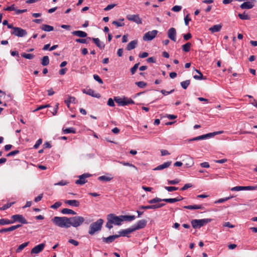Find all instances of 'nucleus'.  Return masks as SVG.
Instances as JSON below:
<instances>
[{"instance_id":"nucleus-63","label":"nucleus","mask_w":257,"mask_h":257,"mask_svg":"<svg viewBox=\"0 0 257 257\" xmlns=\"http://www.w3.org/2000/svg\"><path fill=\"white\" fill-rule=\"evenodd\" d=\"M19 152H20V151L19 150H15V151H12V152L9 153L7 155V157H11L12 156L16 155L19 154Z\"/></svg>"},{"instance_id":"nucleus-50","label":"nucleus","mask_w":257,"mask_h":257,"mask_svg":"<svg viewBox=\"0 0 257 257\" xmlns=\"http://www.w3.org/2000/svg\"><path fill=\"white\" fill-rule=\"evenodd\" d=\"M165 205V203H159L156 204L152 205V209H156L158 208H161Z\"/></svg>"},{"instance_id":"nucleus-46","label":"nucleus","mask_w":257,"mask_h":257,"mask_svg":"<svg viewBox=\"0 0 257 257\" xmlns=\"http://www.w3.org/2000/svg\"><path fill=\"white\" fill-rule=\"evenodd\" d=\"M232 191H239L241 190H244V186H235L231 189Z\"/></svg>"},{"instance_id":"nucleus-11","label":"nucleus","mask_w":257,"mask_h":257,"mask_svg":"<svg viewBox=\"0 0 257 257\" xmlns=\"http://www.w3.org/2000/svg\"><path fill=\"white\" fill-rule=\"evenodd\" d=\"M91 176V175L89 173H84L79 176V179L75 181V183L78 185H83L87 182L86 178Z\"/></svg>"},{"instance_id":"nucleus-21","label":"nucleus","mask_w":257,"mask_h":257,"mask_svg":"<svg viewBox=\"0 0 257 257\" xmlns=\"http://www.w3.org/2000/svg\"><path fill=\"white\" fill-rule=\"evenodd\" d=\"M91 40L94 42V43L100 49H103L105 47V44L100 42L98 38H91Z\"/></svg>"},{"instance_id":"nucleus-41","label":"nucleus","mask_w":257,"mask_h":257,"mask_svg":"<svg viewBox=\"0 0 257 257\" xmlns=\"http://www.w3.org/2000/svg\"><path fill=\"white\" fill-rule=\"evenodd\" d=\"M87 40H91V38L88 37L87 39H77L75 41L76 42L82 43V44H87L88 43Z\"/></svg>"},{"instance_id":"nucleus-36","label":"nucleus","mask_w":257,"mask_h":257,"mask_svg":"<svg viewBox=\"0 0 257 257\" xmlns=\"http://www.w3.org/2000/svg\"><path fill=\"white\" fill-rule=\"evenodd\" d=\"M163 200H165V199H161L158 197H155L151 200H149L148 203L152 204L156 203H159L161 201H163Z\"/></svg>"},{"instance_id":"nucleus-55","label":"nucleus","mask_w":257,"mask_h":257,"mask_svg":"<svg viewBox=\"0 0 257 257\" xmlns=\"http://www.w3.org/2000/svg\"><path fill=\"white\" fill-rule=\"evenodd\" d=\"M180 180L178 179H176L173 180H168V184L175 185L178 184L180 182Z\"/></svg>"},{"instance_id":"nucleus-42","label":"nucleus","mask_w":257,"mask_h":257,"mask_svg":"<svg viewBox=\"0 0 257 257\" xmlns=\"http://www.w3.org/2000/svg\"><path fill=\"white\" fill-rule=\"evenodd\" d=\"M204 136H205V135H201L200 136H198V137L193 138L191 139H190L189 140V141L190 142V141H199V140H201L206 139V137Z\"/></svg>"},{"instance_id":"nucleus-1","label":"nucleus","mask_w":257,"mask_h":257,"mask_svg":"<svg viewBox=\"0 0 257 257\" xmlns=\"http://www.w3.org/2000/svg\"><path fill=\"white\" fill-rule=\"evenodd\" d=\"M68 220H69L68 217L65 216H55L51 219V221L55 225L65 228H69Z\"/></svg>"},{"instance_id":"nucleus-26","label":"nucleus","mask_w":257,"mask_h":257,"mask_svg":"<svg viewBox=\"0 0 257 257\" xmlns=\"http://www.w3.org/2000/svg\"><path fill=\"white\" fill-rule=\"evenodd\" d=\"M184 208L187 209H203L204 207L202 205H188L184 206Z\"/></svg>"},{"instance_id":"nucleus-40","label":"nucleus","mask_w":257,"mask_h":257,"mask_svg":"<svg viewBox=\"0 0 257 257\" xmlns=\"http://www.w3.org/2000/svg\"><path fill=\"white\" fill-rule=\"evenodd\" d=\"M22 57L27 59H32L34 57V55L33 54H26L23 53L21 54Z\"/></svg>"},{"instance_id":"nucleus-22","label":"nucleus","mask_w":257,"mask_h":257,"mask_svg":"<svg viewBox=\"0 0 257 257\" xmlns=\"http://www.w3.org/2000/svg\"><path fill=\"white\" fill-rule=\"evenodd\" d=\"M72 34L74 36H76L80 38H85L87 36L86 32L79 30L72 32Z\"/></svg>"},{"instance_id":"nucleus-30","label":"nucleus","mask_w":257,"mask_h":257,"mask_svg":"<svg viewBox=\"0 0 257 257\" xmlns=\"http://www.w3.org/2000/svg\"><path fill=\"white\" fill-rule=\"evenodd\" d=\"M49 64V58L48 56H45L41 59V64L43 66H47Z\"/></svg>"},{"instance_id":"nucleus-44","label":"nucleus","mask_w":257,"mask_h":257,"mask_svg":"<svg viewBox=\"0 0 257 257\" xmlns=\"http://www.w3.org/2000/svg\"><path fill=\"white\" fill-rule=\"evenodd\" d=\"M14 203V202H11V203H9L6 204H5L2 207H0V210H5L10 208Z\"/></svg>"},{"instance_id":"nucleus-10","label":"nucleus","mask_w":257,"mask_h":257,"mask_svg":"<svg viewBox=\"0 0 257 257\" xmlns=\"http://www.w3.org/2000/svg\"><path fill=\"white\" fill-rule=\"evenodd\" d=\"M147 221L145 219H142L138 221L136 224L132 225L134 231L145 228L147 225Z\"/></svg>"},{"instance_id":"nucleus-18","label":"nucleus","mask_w":257,"mask_h":257,"mask_svg":"<svg viewBox=\"0 0 257 257\" xmlns=\"http://www.w3.org/2000/svg\"><path fill=\"white\" fill-rule=\"evenodd\" d=\"M134 231V230L133 229V228L132 226L131 227H130L128 228H127L126 229H123V230L119 231V234H117V235H119V237L120 236H126L127 237H129L127 235V234L131 233Z\"/></svg>"},{"instance_id":"nucleus-49","label":"nucleus","mask_w":257,"mask_h":257,"mask_svg":"<svg viewBox=\"0 0 257 257\" xmlns=\"http://www.w3.org/2000/svg\"><path fill=\"white\" fill-rule=\"evenodd\" d=\"M50 106V104H46V105H40L39 107H38L37 108H36L35 110H33L34 112L37 111L38 110H41L42 109L48 108Z\"/></svg>"},{"instance_id":"nucleus-20","label":"nucleus","mask_w":257,"mask_h":257,"mask_svg":"<svg viewBox=\"0 0 257 257\" xmlns=\"http://www.w3.org/2000/svg\"><path fill=\"white\" fill-rule=\"evenodd\" d=\"M253 2H246L242 3L240 7L242 9H250L254 7V4L253 3Z\"/></svg>"},{"instance_id":"nucleus-53","label":"nucleus","mask_w":257,"mask_h":257,"mask_svg":"<svg viewBox=\"0 0 257 257\" xmlns=\"http://www.w3.org/2000/svg\"><path fill=\"white\" fill-rule=\"evenodd\" d=\"M139 64V63L135 64L134 66L131 69L132 74H134L135 73L137 69L138 68Z\"/></svg>"},{"instance_id":"nucleus-45","label":"nucleus","mask_w":257,"mask_h":257,"mask_svg":"<svg viewBox=\"0 0 257 257\" xmlns=\"http://www.w3.org/2000/svg\"><path fill=\"white\" fill-rule=\"evenodd\" d=\"M232 197H233L232 196H230V197H225L224 198H221V199H219L218 200L216 201L215 202V203H221L224 201H227L228 200L232 198Z\"/></svg>"},{"instance_id":"nucleus-43","label":"nucleus","mask_w":257,"mask_h":257,"mask_svg":"<svg viewBox=\"0 0 257 257\" xmlns=\"http://www.w3.org/2000/svg\"><path fill=\"white\" fill-rule=\"evenodd\" d=\"M13 231L12 226L8 228H3L0 229V233Z\"/></svg>"},{"instance_id":"nucleus-19","label":"nucleus","mask_w":257,"mask_h":257,"mask_svg":"<svg viewBox=\"0 0 257 257\" xmlns=\"http://www.w3.org/2000/svg\"><path fill=\"white\" fill-rule=\"evenodd\" d=\"M172 162L171 161H168L166 162H165L162 165L158 166L157 167L154 168L153 170L155 171H158V170H162L165 168H167L170 166L171 165Z\"/></svg>"},{"instance_id":"nucleus-39","label":"nucleus","mask_w":257,"mask_h":257,"mask_svg":"<svg viewBox=\"0 0 257 257\" xmlns=\"http://www.w3.org/2000/svg\"><path fill=\"white\" fill-rule=\"evenodd\" d=\"M190 83V80H187L186 81L181 82L180 83V84L183 89H187L188 86L189 85Z\"/></svg>"},{"instance_id":"nucleus-52","label":"nucleus","mask_w":257,"mask_h":257,"mask_svg":"<svg viewBox=\"0 0 257 257\" xmlns=\"http://www.w3.org/2000/svg\"><path fill=\"white\" fill-rule=\"evenodd\" d=\"M62 205V203L60 202H56L53 205H51V208L52 209H56Z\"/></svg>"},{"instance_id":"nucleus-2","label":"nucleus","mask_w":257,"mask_h":257,"mask_svg":"<svg viewBox=\"0 0 257 257\" xmlns=\"http://www.w3.org/2000/svg\"><path fill=\"white\" fill-rule=\"evenodd\" d=\"M69 228L71 226L74 227H77L81 225L84 222V218L82 216H75L74 217H68Z\"/></svg>"},{"instance_id":"nucleus-15","label":"nucleus","mask_w":257,"mask_h":257,"mask_svg":"<svg viewBox=\"0 0 257 257\" xmlns=\"http://www.w3.org/2000/svg\"><path fill=\"white\" fill-rule=\"evenodd\" d=\"M83 92L93 97L99 98L101 97V95L99 93H96L93 90L91 89H83Z\"/></svg>"},{"instance_id":"nucleus-33","label":"nucleus","mask_w":257,"mask_h":257,"mask_svg":"<svg viewBox=\"0 0 257 257\" xmlns=\"http://www.w3.org/2000/svg\"><path fill=\"white\" fill-rule=\"evenodd\" d=\"M64 134H75L76 133L75 128L73 127H68L63 128Z\"/></svg>"},{"instance_id":"nucleus-23","label":"nucleus","mask_w":257,"mask_h":257,"mask_svg":"<svg viewBox=\"0 0 257 257\" xmlns=\"http://www.w3.org/2000/svg\"><path fill=\"white\" fill-rule=\"evenodd\" d=\"M138 44V41L137 40H133L130 42L126 46V50L128 51L132 50L135 49Z\"/></svg>"},{"instance_id":"nucleus-5","label":"nucleus","mask_w":257,"mask_h":257,"mask_svg":"<svg viewBox=\"0 0 257 257\" xmlns=\"http://www.w3.org/2000/svg\"><path fill=\"white\" fill-rule=\"evenodd\" d=\"M114 101L120 106H125L129 104H134L135 102L131 98L123 97L121 98L118 96L114 97Z\"/></svg>"},{"instance_id":"nucleus-25","label":"nucleus","mask_w":257,"mask_h":257,"mask_svg":"<svg viewBox=\"0 0 257 257\" xmlns=\"http://www.w3.org/2000/svg\"><path fill=\"white\" fill-rule=\"evenodd\" d=\"M66 204L74 207H78L80 205L79 202L76 200H68L65 201Z\"/></svg>"},{"instance_id":"nucleus-24","label":"nucleus","mask_w":257,"mask_h":257,"mask_svg":"<svg viewBox=\"0 0 257 257\" xmlns=\"http://www.w3.org/2000/svg\"><path fill=\"white\" fill-rule=\"evenodd\" d=\"M222 28V25L221 24H218L213 26L209 29L212 33L219 32Z\"/></svg>"},{"instance_id":"nucleus-38","label":"nucleus","mask_w":257,"mask_h":257,"mask_svg":"<svg viewBox=\"0 0 257 257\" xmlns=\"http://www.w3.org/2000/svg\"><path fill=\"white\" fill-rule=\"evenodd\" d=\"M238 16L241 20H250V17L247 14H246L245 13V12H244L243 14H239L238 15Z\"/></svg>"},{"instance_id":"nucleus-8","label":"nucleus","mask_w":257,"mask_h":257,"mask_svg":"<svg viewBox=\"0 0 257 257\" xmlns=\"http://www.w3.org/2000/svg\"><path fill=\"white\" fill-rule=\"evenodd\" d=\"M11 222H12V224L18 222L21 223V224H28L27 220L23 217L22 215L21 214H16L12 215L11 216Z\"/></svg>"},{"instance_id":"nucleus-34","label":"nucleus","mask_w":257,"mask_h":257,"mask_svg":"<svg viewBox=\"0 0 257 257\" xmlns=\"http://www.w3.org/2000/svg\"><path fill=\"white\" fill-rule=\"evenodd\" d=\"M112 177L106 176H101L99 177L97 179L100 181L108 182L112 179Z\"/></svg>"},{"instance_id":"nucleus-47","label":"nucleus","mask_w":257,"mask_h":257,"mask_svg":"<svg viewBox=\"0 0 257 257\" xmlns=\"http://www.w3.org/2000/svg\"><path fill=\"white\" fill-rule=\"evenodd\" d=\"M135 84L140 88H144L147 85V84L144 81L137 82Z\"/></svg>"},{"instance_id":"nucleus-62","label":"nucleus","mask_w":257,"mask_h":257,"mask_svg":"<svg viewBox=\"0 0 257 257\" xmlns=\"http://www.w3.org/2000/svg\"><path fill=\"white\" fill-rule=\"evenodd\" d=\"M182 9V7L180 6H174L172 9V11L175 12H178L180 11Z\"/></svg>"},{"instance_id":"nucleus-31","label":"nucleus","mask_w":257,"mask_h":257,"mask_svg":"<svg viewBox=\"0 0 257 257\" xmlns=\"http://www.w3.org/2000/svg\"><path fill=\"white\" fill-rule=\"evenodd\" d=\"M191 47V44L189 42L186 43L185 44L182 45V50L185 52H188L190 50V48Z\"/></svg>"},{"instance_id":"nucleus-7","label":"nucleus","mask_w":257,"mask_h":257,"mask_svg":"<svg viewBox=\"0 0 257 257\" xmlns=\"http://www.w3.org/2000/svg\"><path fill=\"white\" fill-rule=\"evenodd\" d=\"M11 33L12 35L18 37H25L28 34L26 30L20 27H15V28H14V31H12Z\"/></svg>"},{"instance_id":"nucleus-57","label":"nucleus","mask_w":257,"mask_h":257,"mask_svg":"<svg viewBox=\"0 0 257 257\" xmlns=\"http://www.w3.org/2000/svg\"><path fill=\"white\" fill-rule=\"evenodd\" d=\"M163 201L167 202V203H173L175 202H177V199L175 198H168V199H165V200H163Z\"/></svg>"},{"instance_id":"nucleus-9","label":"nucleus","mask_w":257,"mask_h":257,"mask_svg":"<svg viewBox=\"0 0 257 257\" xmlns=\"http://www.w3.org/2000/svg\"><path fill=\"white\" fill-rule=\"evenodd\" d=\"M158 33V31L156 30L149 31L144 35L143 40L144 41H150L156 37Z\"/></svg>"},{"instance_id":"nucleus-3","label":"nucleus","mask_w":257,"mask_h":257,"mask_svg":"<svg viewBox=\"0 0 257 257\" xmlns=\"http://www.w3.org/2000/svg\"><path fill=\"white\" fill-rule=\"evenodd\" d=\"M103 222L102 219H99L96 221L91 223L89 226V234L92 235L96 232L100 231L101 229Z\"/></svg>"},{"instance_id":"nucleus-29","label":"nucleus","mask_w":257,"mask_h":257,"mask_svg":"<svg viewBox=\"0 0 257 257\" xmlns=\"http://www.w3.org/2000/svg\"><path fill=\"white\" fill-rule=\"evenodd\" d=\"M61 212L64 214L75 215L76 214V213L75 211H74L73 210H72L70 209H68V208H64V209H62L61 211Z\"/></svg>"},{"instance_id":"nucleus-48","label":"nucleus","mask_w":257,"mask_h":257,"mask_svg":"<svg viewBox=\"0 0 257 257\" xmlns=\"http://www.w3.org/2000/svg\"><path fill=\"white\" fill-rule=\"evenodd\" d=\"M165 189L169 192H172L177 190L178 189V188L174 186H165Z\"/></svg>"},{"instance_id":"nucleus-6","label":"nucleus","mask_w":257,"mask_h":257,"mask_svg":"<svg viewBox=\"0 0 257 257\" xmlns=\"http://www.w3.org/2000/svg\"><path fill=\"white\" fill-rule=\"evenodd\" d=\"M107 220H109L111 223L116 225H120L122 222L121 215L119 216H116L114 214H109L107 216Z\"/></svg>"},{"instance_id":"nucleus-32","label":"nucleus","mask_w":257,"mask_h":257,"mask_svg":"<svg viewBox=\"0 0 257 257\" xmlns=\"http://www.w3.org/2000/svg\"><path fill=\"white\" fill-rule=\"evenodd\" d=\"M195 71L198 73V75H195L193 76V78L196 80H202L205 79L202 73L198 70L196 69Z\"/></svg>"},{"instance_id":"nucleus-12","label":"nucleus","mask_w":257,"mask_h":257,"mask_svg":"<svg viewBox=\"0 0 257 257\" xmlns=\"http://www.w3.org/2000/svg\"><path fill=\"white\" fill-rule=\"evenodd\" d=\"M126 19L128 21L135 22L137 24L142 23V19L140 18L139 15H128L126 16Z\"/></svg>"},{"instance_id":"nucleus-17","label":"nucleus","mask_w":257,"mask_h":257,"mask_svg":"<svg viewBox=\"0 0 257 257\" xmlns=\"http://www.w3.org/2000/svg\"><path fill=\"white\" fill-rule=\"evenodd\" d=\"M119 237V235H118L117 234H115L110 235L107 237H102V241L104 243H110L112 242L115 239L118 238Z\"/></svg>"},{"instance_id":"nucleus-16","label":"nucleus","mask_w":257,"mask_h":257,"mask_svg":"<svg viewBox=\"0 0 257 257\" xmlns=\"http://www.w3.org/2000/svg\"><path fill=\"white\" fill-rule=\"evenodd\" d=\"M184 165L187 168L192 167L194 164V161L193 159L189 156L186 155L185 158L183 160Z\"/></svg>"},{"instance_id":"nucleus-37","label":"nucleus","mask_w":257,"mask_h":257,"mask_svg":"<svg viewBox=\"0 0 257 257\" xmlns=\"http://www.w3.org/2000/svg\"><path fill=\"white\" fill-rule=\"evenodd\" d=\"M29 243V242H26L20 245L16 249V252H20L21 251V250H22L25 247L28 246Z\"/></svg>"},{"instance_id":"nucleus-61","label":"nucleus","mask_w":257,"mask_h":257,"mask_svg":"<svg viewBox=\"0 0 257 257\" xmlns=\"http://www.w3.org/2000/svg\"><path fill=\"white\" fill-rule=\"evenodd\" d=\"M192 187V184H190V183L186 184L184 185V186L182 188H181L180 189V190L184 191V190H186L187 189H188L189 188H191Z\"/></svg>"},{"instance_id":"nucleus-64","label":"nucleus","mask_w":257,"mask_h":257,"mask_svg":"<svg viewBox=\"0 0 257 257\" xmlns=\"http://www.w3.org/2000/svg\"><path fill=\"white\" fill-rule=\"evenodd\" d=\"M114 101V99H112L111 98H109L107 101V105H109V106H114L115 105Z\"/></svg>"},{"instance_id":"nucleus-28","label":"nucleus","mask_w":257,"mask_h":257,"mask_svg":"<svg viewBox=\"0 0 257 257\" xmlns=\"http://www.w3.org/2000/svg\"><path fill=\"white\" fill-rule=\"evenodd\" d=\"M121 217L122 218V221H131L134 220L136 218L135 216L134 215H121Z\"/></svg>"},{"instance_id":"nucleus-58","label":"nucleus","mask_w":257,"mask_h":257,"mask_svg":"<svg viewBox=\"0 0 257 257\" xmlns=\"http://www.w3.org/2000/svg\"><path fill=\"white\" fill-rule=\"evenodd\" d=\"M4 10L5 11H16V9L15 7V5H11L10 7H7L6 8H4Z\"/></svg>"},{"instance_id":"nucleus-51","label":"nucleus","mask_w":257,"mask_h":257,"mask_svg":"<svg viewBox=\"0 0 257 257\" xmlns=\"http://www.w3.org/2000/svg\"><path fill=\"white\" fill-rule=\"evenodd\" d=\"M120 163L122 165H124V166H129V167H133L134 169H135L136 170H138L137 168L135 165H134L133 164H131V163H130L128 162H120Z\"/></svg>"},{"instance_id":"nucleus-60","label":"nucleus","mask_w":257,"mask_h":257,"mask_svg":"<svg viewBox=\"0 0 257 257\" xmlns=\"http://www.w3.org/2000/svg\"><path fill=\"white\" fill-rule=\"evenodd\" d=\"M42 143V139H39L36 142V144L34 146V148L36 149H38V147L41 145Z\"/></svg>"},{"instance_id":"nucleus-4","label":"nucleus","mask_w":257,"mask_h":257,"mask_svg":"<svg viewBox=\"0 0 257 257\" xmlns=\"http://www.w3.org/2000/svg\"><path fill=\"white\" fill-rule=\"evenodd\" d=\"M212 219L205 218L202 219H194L191 221V224L194 228H199L205 224L210 222Z\"/></svg>"},{"instance_id":"nucleus-56","label":"nucleus","mask_w":257,"mask_h":257,"mask_svg":"<svg viewBox=\"0 0 257 257\" xmlns=\"http://www.w3.org/2000/svg\"><path fill=\"white\" fill-rule=\"evenodd\" d=\"M93 78L95 80L97 81L99 83L103 84V82L102 80L100 78V77L98 75H97L96 74L93 75Z\"/></svg>"},{"instance_id":"nucleus-27","label":"nucleus","mask_w":257,"mask_h":257,"mask_svg":"<svg viewBox=\"0 0 257 257\" xmlns=\"http://www.w3.org/2000/svg\"><path fill=\"white\" fill-rule=\"evenodd\" d=\"M41 29L46 32H50L54 30L53 27L46 24H43L41 26Z\"/></svg>"},{"instance_id":"nucleus-14","label":"nucleus","mask_w":257,"mask_h":257,"mask_svg":"<svg viewBox=\"0 0 257 257\" xmlns=\"http://www.w3.org/2000/svg\"><path fill=\"white\" fill-rule=\"evenodd\" d=\"M168 37L172 41H176V30L174 28H171L168 31Z\"/></svg>"},{"instance_id":"nucleus-54","label":"nucleus","mask_w":257,"mask_h":257,"mask_svg":"<svg viewBox=\"0 0 257 257\" xmlns=\"http://www.w3.org/2000/svg\"><path fill=\"white\" fill-rule=\"evenodd\" d=\"M112 24L116 26L117 27H122L124 26V23H120L118 21H114L112 22Z\"/></svg>"},{"instance_id":"nucleus-13","label":"nucleus","mask_w":257,"mask_h":257,"mask_svg":"<svg viewBox=\"0 0 257 257\" xmlns=\"http://www.w3.org/2000/svg\"><path fill=\"white\" fill-rule=\"evenodd\" d=\"M45 246V244L43 243L39 244L36 246H35L34 247H33L31 251V253L32 254H38L41 252L44 248Z\"/></svg>"},{"instance_id":"nucleus-59","label":"nucleus","mask_w":257,"mask_h":257,"mask_svg":"<svg viewBox=\"0 0 257 257\" xmlns=\"http://www.w3.org/2000/svg\"><path fill=\"white\" fill-rule=\"evenodd\" d=\"M244 190H254L257 189V186H244Z\"/></svg>"},{"instance_id":"nucleus-35","label":"nucleus","mask_w":257,"mask_h":257,"mask_svg":"<svg viewBox=\"0 0 257 257\" xmlns=\"http://www.w3.org/2000/svg\"><path fill=\"white\" fill-rule=\"evenodd\" d=\"M12 224V222H11V220L6 218H2L0 219V225H5Z\"/></svg>"}]
</instances>
